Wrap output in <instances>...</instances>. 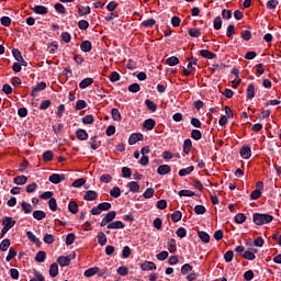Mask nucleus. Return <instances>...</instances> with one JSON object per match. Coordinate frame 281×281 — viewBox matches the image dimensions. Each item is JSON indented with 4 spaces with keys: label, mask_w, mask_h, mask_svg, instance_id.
Returning a JSON list of instances; mask_svg holds the SVG:
<instances>
[{
    "label": "nucleus",
    "mask_w": 281,
    "mask_h": 281,
    "mask_svg": "<svg viewBox=\"0 0 281 281\" xmlns=\"http://www.w3.org/2000/svg\"><path fill=\"white\" fill-rule=\"evenodd\" d=\"M252 221L255 225H267L273 221V216L270 214L255 213Z\"/></svg>",
    "instance_id": "1"
},
{
    "label": "nucleus",
    "mask_w": 281,
    "mask_h": 281,
    "mask_svg": "<svg viewBox=\"0 0 281 281\" xmlns=\"http://www.w3.org/2000/svg\"><path fill=\"white\" fill-rule=\"evenodd\" d=\"M109 210H111V203L102 202V203H99L98 206L92 207L91 214L92 216H98L102 214V212H109Z\"/></svg>",
    "instance_id": "2"
},
{
    "label": "nucleus",
    "mask_w": 281,
    "mask_h": 281,
    "mask_svg": "<svg viewBox=\"0 0 281 281\" xmlns=\"http://www.w3.org/2000/svg\"><path fill=\"white\" fill-rule=\"evenodd\" d=\"M12 54H13V58H15V60H18V63L22 65V67H27V61L23 59V55H21L20 49L13 48Z\"/></svg>",
    "instance_id": "3"
},
{
    "label": "nucleus",
    "mask_w": 281,
    "mask_h": 281,
    "mask_svg": "<svg viewBox=\"0 0 281 281\" xmlns=\"http://www.w3.org/2000/svg\"><path fill=\"white\" fill-rule=\"evenodd\" d=\"M45 89H47V83L43 81L37 83L31 92L32 98H36V93H38L40 91H45Z\"/></svg>",
    "instance_id": "4"
},
{
    "label": "nucleus",
    "mask_w": 281,
    "mask_h": 281,
    "mask_svg": "<svg viewBox=\"0 0 281 281\" xmlns=\"http://www.w3.org/2000/svg\"><path fill=\"white\" fill-rule=\"evenodd\" d=\"M2 225L7 229H12V227L16 225V221L12 220V217L7 216L2 220Z\"/></svg>",
    "instance_id": "5"
},
{
    "label": "nucleus",
    "mask_w": 281,
    "mask_h": 281,
    "mask_svg": "<svg viewBox=\"0 0 281 281\" xmlns=\"http://www.w3.org/2000/svg\"><path fill=\"white\" fill-rule=\"evenodd\" d=\"M83 199L85 201H98V192L93 190L86 191Z\"/></svg>",
    "instance_id": "6"
},
{
    "label": "nucleus",
    "mask_w": 281,
    "mask_h": 281,
    "mask_svg": "<svg viewBox=\"0 0 281 281\" xmlns=\"http://www.w3.org/2000/svg\"><path fill=\"white\" fill-rule=\"evenodd\" d=\"M48 180L50 183L58 184L60 181H65V176L64 175H58V173H53L49 176Z\"/></svg>",
    "instance_id": "7"
},
{
    "label": "nucleus",
    "mask_w": 281,
    "mask_h": 281,
    "mask_svg": "<svg viewBox=\"0 0 281 281\" xmlns=\"http://www.w3.org/2000/svg\"><path fill=\"white\" fill-rule=\"evenodd\" d=\"M142 140H144V134H139V133L138 134H132L130 136L128 144L131 146H133V145H135L136 142H142Z\"/></svg>",
    "instance_id": "8"
},
{
    "label": "nucleus",
    "mask_w": 281,
    "mask_h": 281,
    "mask_svg": "<svg viewBox=\"0 0 281 281\" xmlns=\"http://www.w3.org/2000/svg\"><path fill=\"white\" fill-rule=\"evenodd\" d=\"M126 225L123 224L122 221H115L108 224V229H124Z\"/></svg>",
    "instance_id": "9"
},
{
    "label": "nucleus",
    "mask_w": 281,
    "mask_h": 281,
    "mask_svg": "<svg viewBox=\"0 0 281 281\" xmlns=\"http://www.w3.org/2000/svg\"><path fill=\"white\" fill-rule=\"evenodd\" d=\"M142 269L143 271H153L155 269H157V266H155V262L153 261H145L144 263H142Z\"/></svg>",
    "instance_id": "10"
},
{
    "label": "nucleus",
    "mask_w": 281,
    "mask_h": 281,
    "mask_svg": "<svg viewBox=\"0 0 281 281\" xmlns=\"http://www.w3.org/2000/svg\"><path fill=\"white\" fill-rule=\"evenodd\" d=\"M171 170H172V169L170 168L169 165H161V166L158 167L157 173L160 175V176L169 175V172H170Z\"/></svg>",
    "instance_id": "11"
},
{
    "label": "nucleus",
    "mask_w": 281,
    "mask_h": 281,
    "mask_svg": "<svg viewBox=\"0 0 281 281\" xmlns=\"http://www.w3.org/2000/svg\"><path fill=\"white\" fill-rule=\"evenodd\" d=\"M57 262L61 267H69V265L71 263V258L65 257V256H60V257H58Z\"/></svg>",
    "instance_id": "12"
},
{
    "label": "nucleus",
    "mask_w": 281,
    "mask_h": 281,
    "mask_svg": "<svg viewBox=\"0 0 281 281\" xmlns=\"http://www.w3.org/2000/svg\"><path fill=\"white\" fill-rule=\"evenodd\" d=\"M240 156L243 157V159H249V157H251V147H241Z\"/></svg>",
    "instance_id": "13"
},
{
    "label": "nucleus",
    "mask_w": 281,
    "mask_h": 281,
    "mask_svg": "<svg viewBox=\"0 0 281 281\" xmlns=\"http://www.w3.org/2000/svg\"><path fill=\"white\" fill-rule=\"evenodd\" d=\"M76 135L77 138L80 139V142L89 139V134L85 130H77Z\"/></svg>",
    "instance_id": "14"
},
{
    "label": "nucleus",
    "mask_w": 281,
    "mask_h": 281,
    "mask_svg": "<svg viewBox=\"0 0 281 281\" xmlns=\"http://www.w3.org/2000/svg\"><path fill=\"white\" fill-rule=\"evenodd\" d=\"M155 125H156V122L153 119H147L143 123V126L144 128H146V131H153V128H155Z\"/></svg>",
    "instance_id": "15"
},
{
    "label": "nucleus",
    "mask_w": 281,
    "mask_h": 281,
    "mask_svg": "<svg viewBox=\"0 0 281 281\" xmlns=\"http://www.w3.org/2000/svg\"><path fill=\"white\" fill-rule=\"evenodd\" d=\"M13 183H15V186H25V183H27V177L18 176L13 179Z\"/></svg>",
    "instance_id": "16"
},
{
    "label": "nucleus",
    "mask_w": 281,
    "mask_h": 281,
    "mask_svg": "<svg viewBox=\"0 0 281 281\" xmlns=\"http://www.w3.org/2000/svg\"><path fill=\"white\" fill-rule=\"evenodd\" d=\"M200 54L203 58H207L209 60H212V59L216 58V54H214V53H212L207 49H202L200 52Z\"/></svg>",
    "instance_id": "17"
},
{
    "label": "nucleus",
    "mask_w": 281,
    "mask_h": 281,
    "mask_svg": "<svg viewBox=\"0 0 281 281\" xmlns=\"http://www.w3.org/2000/svg\"><path fill=\"white\" fill-rule=\"evenodd\" d=\"M190 150H192V140L188 138L183 143V153L190 155Z\"/></svg>",
    "instance_id": "18"
},
{
    "label": "nucleus",
    "mask_w": 281,
    "mask_h": 281,
    "mask_svg": "<svg viewBox=\"0 0 281 281\" xmlns=\"http://www.w3.org/2000/svg\"><path fill=\"white\" fill-rule=\"evenodd\" d=\"M33 12H35V14H47L48 9L45 5H35Z\"/></svg>",
    "instance_id": "19"
},
{
    "label": "nucleus",
    "mask_w": 281,
    "mask_h": 281,
    "mask_svg": "<svg viewBox=\"0 0 281 281\" xmlns=\"http://www.w3.org/2000/svg\"><path fill=\"white\" fill-rule=\"evenodd\" d=\"M255 95H256V88L254 87L252 83H249L248 88H247V98H248V100H252V98H255Z\"/></svg>",
    "instance_id": "20"
},
{
    "label": "nucleus",
    "mask_w": 281,
    "mask_h": 281,
    "mask_svg": "<svg viewBox=\"0 0 281 281\" xmlns=\"http://www.w3.org/2000/svg\"><path fill=\"white\" fill-rule=\"evenodd\" d=\"M235 223H237V225H243V223H245V221H247V215H245V213H239L237 215H235Z\"/></svg>",
    "instance_id": "21"
},
{
    "label": "nucleus",
    "mask_w": 281,
    "mask_h": 281,
    "mask_svg": "<svg viewBox=\"0 0 281 281\" xmlns=\"http://www.w3.org/2000/svg\"><path fill=\"white\" fill-rule=\"evenodd\" d=\"M100 272V268L94 267V268H89L88 270L85 271V276L86 278H91L93 276H95V273Z\"/></svg>",
    "instance_id": "22"
},
{
    "label": "nucleus",
    "mask_w": 281,
    "mask_h": 281,
    "mask_svg": "<svg viewBox=\"0 0 281 281\" xmlns=\"http://www.w3.org/2000/svg\"><path fill=\"white\" fill-rule=\"evenodd\" d=\"M192 172H194V166H190L186 169H181L179 171V176L180 177H188V175H192Z\"/></svg>",
    "instance_id": "23"
},
{
    "label": "nucleus",
    "mask_w": 281,
    "mask_h": 281,
    "mask_svg": "<svg viewBox=\"0 0 281 281\" xmlns=\"http://www.w3.org/2000/svg\"><path fill=\"white\" fill-rule=\"evenodd\" d=\"M49 276H50V278H56V276H58V263H52L50 265Z\"/></svg>",
    "instance_id": "24"
},
{
    "label": "nucleus",
    "mask_w": 281,
    "mask_h": 281,
    "mask_svg": "<svg viewBox=\"0 0 281 281\" xmlns=\"http://www.w3.org/2000/svg\"><path fill=\"white\" fill-rule=\"evenodd\" d=\"M110 195L113 196V199H120V196L122 195V191L119 187H114L110 190Z\"/></svg>",
    "instance_id": "25"
},
{
    "label": "nucleus",
    "mask_w": 281,
    "mask_h": 281,
    "mask_svg": "<svg viewBox=\"0 0 281 281\" xmlns=\"http://www.w3.org/2000/svg\"><path fill=\"white\" fill-rule=\"evenodd\" d=\"M68 210L70 214H78V203H76V201H70L68 204Z\"/></svg>",
    "instance_id": "26"
},
{
    "label": "nucleus",
    "mask_w": 281,
    "mask_h": 281,
    "mask_svg": "<svg viewBox=\"0 0 281 281\" xmlns=\"http://www.w3.org/2000/svg\"><path fill=\"white\" fill-rule=\"evenodd\" d=\"M45 216H47V214L44 211H34L33 212V218H35L36 221H43V218H45Z\"/></svg>",
    "instance_id": "27"
},
{
    "label": "nucleus",
    "mask_w": 281,
    "mask_h": 281,
    "mask_svg": "<svg viewBox=\"0 0 281 281\" xmlns=\"http://www.w3.org/2000/svg\"><path fill=\"white\" fill-rule=\"evenodd\" d=\"M10 239H3L1 243H0V251H8V249H10Z\"/></svg>",
    "instance_id": "28"
},
{
    "label": "nucleus",
    "mask_w": 281,
    "mask_h": 281,
    "mask_svg": "<svg viewBox=\"0 0 281 281\" xmlns=\"http://www.w3.org/2000/svg\"><path fill=\"white\" fill-rule=\"evenodd\" d=\"M97 238H98V243H99V245H101V247H104V245H106V235H104V233L100 232L97 235Z\"/></svg>",
    "instance_id": "29"
},
{
    "label": "nucleus",
    "mask_w": 281,
    "mask_h": 281,
    "mask_svg": "<svg viewBox=\"0 0 281 281\" xmlns=\"http://www.w3.org/2000/svg\"><path fill=\"white\" fill-rule=\"evenodd\" d=\"M127 188L130 189V192H139V184L135 181L127 183Z\"/></svg>",
    "instance_id": "30"
},
{
    "label": "nucleus",
    "mask_w": 281,
    "mask_h": 281,
    "mask_svg": "<svg viewBox=\"0 0 281 281\" xmlns=\"http://www.w3.org/2000/svg\"><path fill=\"white\" fill-rule=\"evenodd\" d=\"M21 205H22V210H23L24 214H32V204L23 201L21 203Z\"/></svg>",
    "instance_id": "31"
},
{
    "label": "nucleus",
    "mask_w": 281,
    "mask_h": 281,
    "mask_svg": "<svg viewBox=\"0 0 281 281\" xmlns=\"http://www.w3.org/2000/svg\"><path fill=\"white\" fill-rule=\"evenodd\" d=\"M183 214L180 211H175L171 215V221L173 223H179V221H181Z\"/></svg>",
    "instance_id": "32"
},
{
    "label": "nucleus",
    "mask_w": 281,
    "mask_h": 281,
    "mask_svg": "<svg viewBox=\"0 0 281 281\" xmlns=\"http://www.w3.org/2000/svg\"><path fill=\"white\" fill-rule=\"evenodd\" d=\"M93 82V78H86L80 83L79 87L81 89H87V87H90V85Z\"/></svg>",
    "instance_id": "33"
},
{
    "label": "nucleus",
    "mask_w": 281,
    "mask_h": 281,
    "mask_svg": "<svg viewBox=\"0 0 281 281\" xmlns=\"http://www.w3.org/2000/svg\"><path fill=\"white\" fill-rule=\"evenodd\" d=\"M78 14H79V16H85L86 14H91V8L89 5L79 8Z\"/></svg>",
    "instance_id": "34"
},
{
    "label": "nucleus",
    "mask_w": 281,
    "mask_h": 281,
    "mask_svg": "<svg viewBox=\"0 0 281 281\" xmlns=\"http://www.w3.org/2000/svg\"><path fill=\"white\" fill-rule=\"evenodd\" d=\"M112 117L114 122H120L122 120V114L120 113V110L117 109H112Z\"/></svg>",
    "instance_id": "35"
},
{
    "label": "nucleus",
    "mask_w": 281,
    "mask_h": 281,
    "mask_svg": "<svg viewBox=\"0 0 281 281\" xmlns=\"http://www.w3.org/2000/svg\"><path fill=\"white\" fill-rule=\"evenodd\" d=\"M115 216H117V213L115 211H111L103 218H105L108 223H113Z\"/></svg>",
    "instance_id": "36"
},
{
    "label": "nucleus",
    "mask_w": 281,
    "mask_h": 281,
    "mask_svg": "<svg viewBox=\"0 0 281 281\" xmlns=\"http://www.w3.org/2000/svg\"><path fill=\"white\" fill-rule=\"evenodd\" d=\"M81 52H91V48H92V46H91V42H89V41H83L82 43H81Z\"/></svg>",
    "instance_id": "37"
},
{
    "label": "nucleus",
    "mask_w": 281,
    "mask_h": 281,
    "mask_svg": "<svg viewBox=\"0 0 281 281\" xmlns=\"http://www.w3.org/2000/svg\"><path fill=\"white\" fill-rule=\"evenodd\" d=\"M145 104L149 111H153V113L157 111V104H155V102L150 101L149 99L145 101Z\"/></svg>",
    "instance_id": "38"
},
{
    "label": "nucleus",
    "mask_w": 281,
    "mask_h": 281,
    "mask_svg": "<svg viewBox=\"0 0 281 281\" xmlns=\"http://www.w3.org/2000/svg\"><path fill=\"white\" fill-rule=\"evenodd\" d=\"M191 137H192V139H195V142H199V139H201L203 137V134L199 130H193L191 132Z\"/></svg>",
    "instance_id": "39"
},
{
    "label": "nucleus",
    "mask_w": 281,
    "mask_h": 281,
    "mask_svg": "<svg viewBox=\"0 0 281 281\" xmlns=\"http://www.w3.org/2000/svg\"><path fill=\"white\" fill-rule=\"evenodd\" d=\"M167 65H169V67H175L176 65H179V59L175 56L167 58L166 60Z\"/></svg>",
    "instance_id": "40"
},
{
    "label": "nucleus",
    "mask_w": 281,
    "mask_h": 281,
    "mask_svg": "<svg viewBox=\"0 0 281 281\" xmlns=\"http://www.w3.org/2000/svg\"><path fill=\"white\" fill-rule=\"evenodd\" d=\"M45 258H46V254L43 250L38 251L35 256L36 262H45Z\"/></svg>",
    "instance_id": "41"
},
{
    "label": "nucleus",
    "mask_w": 281,
    "mask_h": 281,
    "mask_svg": "<svg viewBox=\"0 0 281 281\" xmlns=\"http://www.w3.org/2000/svg\"><path fill=\"white\" fill-rule=\"evenodd\" d=\"M48 206H49V210H52V212H56V210H58V204L56 203V199L50 198L48 201Z\"/></svg>",
    "instance_id": "42"
},
{
    "label": "nucleus",
    "mask_w": 281,
    "mask_h": 281,
    "mask_svg": "<svg viewBox=\"0 0 281 281\" xmlns=\"http://www.w3.org/2000/svg\"><path fill=\"white\" fill-rule=\"evenodd\" d=\"M100 181L101 183H111V181H113V177L109 173H104L100 177Z\"/></svg>",
    "instance_id": "43"
},
{
    "label": "nucleus",
    "mask_w": 281,
    "mask_h": 281,
    "mask_svg": "<svg viewBox=\"0 0 281 281\" xmlns=\"http://www.w3.org/2000/svg\"><path fill=\"white\" fill-rule=\"evenodd\" d=\"M213 25L214 30H221V27H223V20L221 19V16H216L214 19Z\"/></svg>",
    "instance_id": "44"
},
{
    "label": "nucleus",
    "mask_w": 281,
    "mask_h": 281,
    "mask_svg": "<svg viewBox=\"0 0 281 281\" xmlns=\"http://www.w3.org/2000/svg\"><path fill=\"white\" fill-rule=\"evenodd\" d=\"M0 23L1 25H3L4 27H10V24L12 23V19H10V16H2L0 19Z\"/></svg>",
    "instance_id": "45"
},
{
    "label": "nucleus",
    "mask_w": 281,
    "mask_h": 281,
    "mask_svg": "<svg viewBox=\"0 0 281 281\" xmlns=\"http://www.w3.org/2000/svg\"><path fill=\"white\" fill-rule=\"evenodd\" d=\"M198 235L202 243H210V235L207 233L199 232Z\"/></svg>",
    "instance_id": "46"
},
{
    "label": "nucleus",
    "mask_w": 281,
    "mask_h": 281,
    "mask_svg": "<svg viewBox=\"0 0 281 281\" xmlns=\"http://www.w3.org/2000/svg\"><path fill=\"white\" fill-rule=\"evenodd\" d=\"M192 271V266L190 263H186L181 267V273L182 276H188Z\"/></svg>",
    "instance_id": "47"
},
{
    "label": "nucleus",
    "mask_w": 281,
    "mask_h": 281,
    "mask_svg": "<svg viewBox=\"0 0 281 281\" xmlns=\"http://www.w3.org/2000/svg\"><path fill=\"white\" fill-rule=\"evenodd\" d=\"M85 183H87V180H85L83 178L77 179L72 182V188H82Z\"/></svg>",
    "instance_id": "48"
},
{
    "label": "nucleus",
    "mask_w": 281,
    "mask_h": 281,
    "mask_svg": "<svg viewBox=\"0 0 281 281\" xmlns=\"http://www.w3.org/2000/svg\"><path fill=\"white\" fill-rule=\"evenodd\" d=\"M56 12H58L59 14H67V9H65V5L60 4V3H56L54 5Z\"/></svg>",
    "instance_id": "49"
},
{
    "label": "nucleus",
    "mask_w": 281,
    "mask_h": 281,
    "mask_svg": "<svg viewBox=\"0 0 281 281\" xmlns=\"http://www.w3.org/2000/svg\"><path fill=\"white\" fill-rule=\"evenodd\" d=\"M90 146L92 150H98V148L100 147V145H98V137L93 136L90 138Z\"/></svg>",
    "instance_id": "50"
},
{
    "label": "nucleus",
    "mask_w": 281,
    "mask_h": 281,
    "mask_svg": "<svg viewBox=\"0 0 281 281\" xmlns=\"http://www.w3.org/2000/svg\"><path fill=\"white\" fill-rule=\"evenodd\" d=\"M243 258H245V260H256V255H254L251 250H246L243 255Z\"/></svg>",
    "instance_id": "51"
},
{
    "label": "nucleus",
    "mask_w": 281,
    "mask_h": 281,
    "mask_svg": "<svg viewBox=\"0 0 281 281\" xmlns=\"http://www.w3.org/2000/svg\"><path fill=\"white\" fill-rule=\"evenodd\" d=\"M225 262H232L234 260V250H228L224 255Z\"/></svg>",
    "instance_id": "52"
},
{
    "label": "nucleus",
    "mask_w": 281,
    "mask_h": 281,
    "mask_svg": "<svg viewBox=\"0 0 281 281\" xmlns=\"http://www.w3.org/2000/svg\"><path fill=\"white\" fill-rule=\"evenodd\" d=\"M154 195H155V189L153 188L147 189L143 194L144 199H153Z\"/></svg>",
    "instance_id": "53"
},
{
    "label": "nucleus",
    "mask_w": 281,
    "mask_h": 281,
    "mask_svg": "<svg viewBox=\"0 0 281 281\" xmlns=\"http://www.w3.org/2000/svg\"><path fill=\"white\" fill-rule=\"evenodd\" d=\"M139 89H140L139 83H132L128 86L130 93H137Z\"/></svg>",
    "instance_id": "54"
},
{
    "label": "nucleus",
    "mask_w": 281,
    "mask_h": 281,
    "mask_svg": "<svg viewBox=\"0 0 281 281\" xmlns=\"http://www.w3.org/2000/svg\"><path fill=\"white\" fill-rule=\"evenodd\" d=\"M76 240V234L70 233L66 237V245H74V241Z\"/></svg>",
    "instance_id": "55"
},
{
    "label": "nucleus",
    "mask_w": 281,
    "mask_h": 281,
    "mask_svg": "<svg viewBox=\"0 0 281 281\" xmlns=\"http://www.w3.org/2000/svg\"><path fill=\"white\" fill-rule=\"evenodd\" d=\"M79 30H89V22L87 20H80L78 22Z\"/></svg>",
    "instance_id": "56"
},
{
    "label": "nucleus",
    "mask_w": 281,
    "mask_h": 281,
    "mask_svg": "<svg viewBox=\"0 0 281 281\" xmlns=\"http://www.w3.org/2000/svg\"><path fill=\"white\" fill-rule=\"evenodd\" d=\"M44 161H52L54 159V153L47 150L43 154Z\"/></svg>",
    "instance_id": "57"
},
{
    "label": "nucleus",
    "mask_w": 281,
    "mask_h": 281,
    "mask_svg": "<svg viewBox=\"0 0 281 281\" xmlns=\"http://www.w3.org/2000/svg\"><path fill=\"white\" fill-rule=\"evenodd\" d=\"M26 236L31 240V243H34L35 245H38V243H41V240H38V238L35 237L30 231L26 233Z\"/></svg>",
    "instance_id": "58"
},
{
    "label": "nucleus",
    "mask_w": 281,
    "mask_h": 281,
    "mask_svg": "<svg viewBox=\"0 0 281 281\" xmlns=\"http://www.w3.org/2000/svg\"><path fill=\"white\" fill-rule=\"evenodd\" d=\"M179 196H194V191L191 190H181L179 191Z\"/></svg>",
    "instance_id": "59"
},
{
    "label": "nucleus",
    "mask_w": 281,
    "mask_h": 281,
    "mask_svg": "<svg viewBox=\"0 0 281 281\" xmlns=\"http://www.w3.org/2000/svg\"><path fill=\"white\" fill-rule=\"evenodd\" d=\"M36 188H38V186L35 182H32L26 187V192L32 194V192H36Z\"/></svg>",
    "instance_id": "60"
},
{
    "label": "nucleus",
    "mask_w": 281,
    "mask_h": 281,
    "mask_svg": "<svg viewBox=\"0 0 281 281\" xmlns=\"http://www.w3.org/2000/svg\"><path fill=\"white\" fill-rule=\"evenodd\" d=\"M82 122L83 124H93L94 119L91 114H88L85 117H82Z\"/></svg>",
    "instance_id": "61"
},
{
    "label": "nucleus",
    "mask_w": 281,
    "mask_h": 281,
    "mask_svg": "<svg viewBox=\"0 0 281 281\" xmlns=\"http://www.w3.org/2000/svg\"><path fill=\"white\" fill-rule=\"evenodd\" d=\"M131 254H132L131 247L125 246L123 248V251H122V257L123 258H130Z\"/></svg>",
    "instance_id": "62"
},
{
    "label": "nucleus",
    "mask_w": 281,
    "mask_h": 281,
    "mask_svg": "<svg viewBox=\"0 0 281 281\" xmlns=\"http://www.w3.org/2000/svg\"><path fill=\"white\" fill-rule=\"evenodd\" d=\"M194 212H195V214H205V212H207V210L203 205H196L194 207Z\"/></svg>",
    "instance_id": "63"
},
{
    "label": "nucleus",
    "mask_w": 281,
    "mask_h": 281,
    "mask_svg": "<svg viewBox=\"0 0 281 281\" xmlns=\"http://www.w3.org/2000/svg\"><path fill=\"white\" fill-rule=\"evenodd\" d=\"M110 80L112 82H117L120 81V75L117 74V71H113L111 75H110Z\"/></svg>",
    "instance_id": "64"
}]
</instances>
